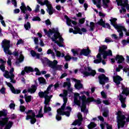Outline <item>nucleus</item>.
I'll use <instances>...</instances> for the list:
<instances>
[{"instance_id": "32", "label": "nucleus", "mask_w": 129, "mask_h": 129, "mask_svg": "<svg viewBox=\"0 0 129 129\" xmlns=\"http://www.w3.org/2000/svg\"><path fill=\"white\" fill-rule=\"evenodd\" d=\"M92 2L93 3V4H94L95 5H96L97 8H98V9H100V8H101V0H92Z\"/></svg>"}, {"instance_id": "40", "label": "nucleus", "mask_w": 129, "mask_h": 129, "mask_svg": "<svg viewBox=\"0 0 129 129\" xmlns=\"http://www.w3.org/2000/svg\"><path fill=\"white\" fill-rule=\"evenodd\" d=\"M37 118H41L44 116V115H43V113H42V109H40V110L38 112V114H37L36 116Z\"/></svg>"}, {"instance_id": "48", "label": "nucleus", "mask_w": 129, "mask_h": 129, "mask_svg": "<svg viewBox=\"0 0 129 129\" xmlns=\"http://www.w3.org/2000/svg\"><path fill=\"white\" fill-rule=\"evenodd\" d=\"M94 27H95L94 23L91 22L90 23V28L91 31H93V30L94 29Z\"/></svg>"}, {"instance_id": "39", "label": "nucleus", "mask_w": 129, "mask_h": 129, "mask_svg": "<svg viewBox=\"0 0 129 129\" xmlns=\"http://www.w3.org/2000/svg\"><path fill=\"white\" fill-rule=\"evenodd\" d=\"M0 20H1V23L2 26H3V27H6V23L5 22V21L4 20V17H3V16L1 15H0Z\"/></svg>"}, {"instance_id": "34", "label": "nucleus", "mask_w": 129, "mask_h": 129, "mask_svg": "<svg viewBox=\"0 0 129 129\" xmlns=\"http://www.w3.org/2000/svg\"><path fill=\"white\" fill-rule=\"evenodd\" d=\"M46 53L49 55L50 54H51L52 58L53 59H55V57H56V54H55V52H54V51H53V50L51 49H48L47 51V52Z\"/></svg>"}, {"instance_id": "19", "label": "nucleus", "mask_w": 129, "mask_h": 129, "mask_svg": "<svg viewBox=\"0 0 129 129\" xmlns=\"http://www.w3.org/2000/svg\"><path fill=\"white\" fill-rule=\"evenodd\" d=\"M103 2V7L104 9H108L109 11L113 9V7L110 4V1L109 0H102Z\"/></svg>"}, {"instance_id": "4", "label": "nucleus", "mask_w": 129, "mask_h": 129, "mask_svg": "<svg viewBox=\"0 0 129 129\" xmlns=\"http://www.w3.org/2000/svg\"><path fill=\"white\" fill-rule=\"evenodd\" d=\"M53 87L52 85H50L48 86V87L47 89V90L45 91L44 92H40L38 93L39 96L41 98L44 97V113H47L50 112L51 110H52V109H51V107L49 106L50 105V101L51 100V98L53 97L52 95L49 96L48 94H49V92L50 90H51V88Z\"/></svg>"}, {"instance_id": "44", "label": "nucleus", "mask_w": 129, "mask_h": 129, "mask_svg": "<svg viewBox=\"0 0 129 129\" xmlns=\"http://www.w3.org/2000/svg\"><path fill=\"white\" fill-rule=\"evenodd\" d=\"M71 51L74 56H76V55H78V50H77V49H72Z\"/></svg>"}, {"instance_id": "13", "label": "nucleus", "mask_w": 129, "mask_h": 129, "mask_svg": "<svg viewBox=\"0 0 129 129\" xmlns=\"http://www.w3.org/2000/svg\"><path fill=\"white\" fill-rule=\"evenodd\" d=\"M14 71V68H11L9 72L8 71H5L3 75L5 78H7V79H10L11 82L12 83H16V81L14 80V78H15V75L13 73Z\"/></svg>"}, {"instance_id": "17", "label": "nucleus", "mask_w": 129, "mask_h": 129, "mask_svg": "<svg viewBox=\"0 0 129 129\" xmlns=\"http://www.w3.org/2000/svg\"><path fill=\"white\" fill-rule=\"evenodd\" d=\"M117 117L118 128L119 129L120 126L123 127L124 123H125V118L123 115H119Z\"/></svg>"}, {"instance_id": "49", "label": "nucleus", "mask_w": 129, "mask_h": 129, "mask_svg": "<svg viewBox=\"0 0 129 129\" xmlns=\"http://www.w3.org/2000/svg\"><path fill=\"white\" fill-rule=\"evenodd\" d=\"M34 71H35L36 73V75H41V72H40V71L39 70V69H38V68H35L34 69Z\"/></svg>"}, {"instance_id": "2", "label": "nucleus", "mask_w": 129, "mask_h": 129, "mask_svg": "<svg viewBox=\"0 0 129 129\" xmlns=\"http://www.w3.org/2000/svg\"><path fill=\"white\" fill-rule=\"evenodd\" d=\"M74 100L73 106L75 104L81 107V111L85 113H87L88 110L86 109V104L93 101V98H88L86 99V96L83 95L80 96L78 93H74Z\"/></svg>"}, {"instance_id": "52", "label": "nucleus", "mask_w": 129, "mask_h": 129, "mask_svg": "<svg viewBox=\"0 0 129 129\" xmlns=\"http://www.w3.org/2000/svg\"><path fill=\"white\" fill-rule=\"evenodd\" d=\"M101 95L102 96V97H103V98H106L107 97V95H106V93H105V92H104V91H102L101 92Z\"/></svg>"}, {"instance_id": "15", "label": "nucleus", "mask_w": 129, "mask_h": 129, "mask_svg": "<svg viewBox=\"0 0 129 129\" xmlns=\"http://www.w3.org/2000/svg\"><path fill=\"white\" fill-rule=\"evenodd\" d=\"M84 71H82V73H83L85 76H94V75L96 74L95 71L92 70L90 67L84 68Z\"/></svg>"}, {"instance_id": "53", "label": "nucleus", "mask_w": 129, "mask_h": 129, "mask_svg": "<svg viewBox=\"0 0 129 129\" xmlns=\"http://www.w3.org/2000/svg\"><path fill=\"white\" fill-rule=\"evenodd\" d=\"M39 9H40V6H39V5H37L35 8L34 12L35 13H39V12H40V10H39Z\"/></svg>"}, {"instance_id": "3", "label": "nucleus", "mask_w": 129, "mask_h": 129, "mask_svg": "<svg viewBox=\"0 0 129 129\" xmlns=\"http://www.w3.org/2000/svg\"><path fill=\"white\" fill-rule=\"evenodd\" d=\"M44 32L45 35L51 38L52 42H54L59 47H64V44H63L64 39H63L62 36L60 35L58 30L53 28L47 31L46 29H44Z\"/></svg>"}, {"instance_id": "46", "label": "nucleus", "mask_w": 129, "mask_h": 129, "mask_svg": "<svg viewBox=\"0 0 129 129\" xmlns=\"http://www.w3.org/2000/svg\"><path fill=\"white\" fill-rule=\"evenodd\" d=\"M8 64L10 67L12 66V56H9L8 57V60L7 61Z\"/></svg>"}, {"instance_id": "57", "label": "nucleus", "mask_w": 129, "mask_h": 129, "mask_svg": "<svg viewBox=\"0 0 129 129\" xmlns=\"http://www.w3.org/2000/svg\"><path fill=\"white\" fill-rule=\"evenodd\" d=\"M98 118L99 119V120H100V121H102V123L103 122H104V119L103 118V117L101 116H98Z\"/></svg>"}, {"instance_id": "63", "label": "nucleus", "mask_w": 129, "mask_h": 129, "mask_svg": "<svg viewBox=\"0 0 129 129\" xmlns=\"http://www.w3.org/2000/svg\"><path fill=\"white\" fill-rule=\"evenodd\" d=\"M0 69L1 70H2V71H3V72H4L5 69V65L2 64L1 66H0Z\"/></svg>"}, {"instance_id": "60", "label": "nucleus", "mask_w": 129, "mask_h": 129, "mask_svg": "<svg viewBox=\"0 0 129 129\" xmlns=\"http://www.w3.org/2000/svg\"><path fill=\"white\" fill-rule=\"evenodd\" d=\"M0 92L2 94H5V93H6V88H2L1 90H0Z\"/></svg>"}, {"instance_id": "36", "label": "nucleus", "mask_w": 129, "mask_h": 129, "mask_svg": "<svg viewBox=\"0 0 129 129\" xmlns=\"http://www.w3.org/2000/svg\"><path fill=\"white\" fill-rule=\"evenodd\" d=\"M96 124H95L93 122H91L89 125H88L87 127L89 129L94 128V127H96Z\"/></svg>"}, {"instance_id": "33", "label": "nucleus", "mask_w": 129, "mask_h": 129, "mask_svg": "<svg viewBox=\"0 0 129 129\" xmlns=\"http://www.w3.org/2000/svg\"><path fill=\"white\" fill-rule=\"evenodd\" d=\"M53 50H54V52L56 55V56L58 57L59 58V57H64L65 55H64V53H61V52H60L59 51L57 50V49H56V48L53 47Z\"/></svg>"}, {"instance_id": "58", "label": "nucleus", "mask_w": 129, "mask_h": 129, "mask_svg": "<svg viewBox=\"0 0 129 129\" xmlns=\"http://www.w3.org/2000/svg\"><path fill=\"white\" fill-rule=\"evenodd\" d=\"M9 106L11 109H15V107L16 106V105H15L14 103H11L10 104Z\"/></svg>"}, {"instance_id": "61", "label": "nucleus", "mask_w": 129, "mask_h": 129, "mask_svg": "<svg viewBox=\"0 0 129 129\" xmlns=\"http://www.w3.org/2000/svg\"><path fill=\"white\" fill-rule=\"evenodd\" d=\"M61 9H63V7H61V6H60V5H56L55 7L57 11H60L61 10Z\"/></svg>"}, {"instance_id": "56", "label": "nucleus", "mask_w": 129, "mask_h": 129, "mask_svg": "<svg viewBox=\"0 0 129 129\" xmlns=\"http://www.w3.org/2000/svg\"><path fill=\"white\" fill-rule=\"evenodd\" d=\"M20 111L24 112V111H25V109H26V108H25V106L23 105H21L20 107Z\"/></svg>"}, {"instance_id": "10", "label": "nucleus", "mask_w": 129, "mask_h": 129, "mask_svg": "<svg viewBox=\"0 0 129 129\" xmlns=\"http://www.w3.org/2000/svg\"><path fill=\"white\" fill-rule=\"evenodd\" d=\"M45 61H43V63H46L47 65L53 70L61 71L62 68H63V66L62 65H57L58 61L56 60H54L53 61L49 60L48 58H44Z\"/></svg>"}, {"instance_id": "55", "label": "nucleus", "mask_w": 129, "mask_h": 129, "mask_svg": "<svg viewBox=\"0 0 129 129\" xmlns=\"http://www.w3.org/2000/svg\"><path fill=\"white\" fill-rule=\"evenodd\" d=\"M103 28H107V29H110V25L108 23H105Z\"/></svg>"}, {"instance_id": "47", "label": "nucleus", "mask_w": 129, "mask_h": 129, "mask_svg": "<svg viewBox=\"0 0 129 129\" xmlns=\"http://www.w3.org/2000/svg\"><path fill=\"white\" fill-rule=\"evenodd\" d=\"M32 21L33 22L37 21H38V22H40V21H41V19L39 17H34L32 18Z\"/></svg>"}, {"instance_id": "16", "label": "nucleus", "mask_w": 129, "mask_h": 129, "mask_svg": "<svg viewBox=\"0 0 129 129\" xmlns=\"http://www.w3.org/2000/svg\"><path fill=\"white\" fill-rule=\"evenodd\" d=\"M22 52L21 50H19L18 52H13V54L14 55V56H19V54H20L19 55V58L16 60V66H20V63H22V62H23V61H24V59L25 58V57H24V55H23V54H22Z\"/></svg>"}, {"instance_id": "24", "label": "nucleus", "mask_w": 129, "mask_h": 129, "mask_svg": "<svg viewBox=\"0 0 129 129\" xmlns=\"http://www.w3.org/2000/svg\"><path fill=\"white\" fill-rule=\"evenodd\" d=\"M37 90V87L35 85H32L28 90H24L23 91V93H27V92H30V93H35Z\"/></svg>"}, {"instance_id": "1", "label": "nucleus", "mask_w": 129, "mask_h": 129, "mask_svg": "<svg viewBox=\"0 0 129 129\" xmlns=\"http://www.w3.org/2000/svg\"><path fill=\"white\" fill-rule=\"evenodd\" d=\"M67 81L63 83V87H66L67 86L68 87V92L66 90H63V94H59V96L60 97H62V99L63 100V104L61 106L60 109H58L57 110V115H56V119L57 120H61V117L60 115H66V116H70V112H71V110L72 109L70 106H68L66 108V103H67V101H68V99L67 98V93H70L71 95L69 96H71L73 94L72 91H73V89L71 87V83H70V79L67 78Z\"/></svg>"}, {"instance_id": "29", "label": "nucleus", "mask_w": 129, "mask_h": 129, "mask_svg": "<svg viewBox=\"0 0 129 129\" xmlns=\"http://www.w3.org/2000/svg\"><path fill=\"white\" fill-rule=\"evenodd\" d=\"M74 81L76 82V84L75 85V87L76 88V89H81L82 87H83V86L81 83H80V80H77L75 79H74Z\"/></svg>"}, {"instance_id": "50", "label": "nucleus", "mask_w": 129, "mask_h": 129, "mask_svg": "<svg viewBox=\"0 0 129 129\" xmlns=\"http://www.w3.org/2000/svg\"><path fill=\"white\" fill-rule=\"evenodd\" d=\"M120 69H122V66L119 65L118 67L116 68V72H119Z\"/></svg>"}, {"instance_id": "45", "label": "nucleus", "mask_w": 129, "mask_h": 129, "mask_svg": "<svg viewBox=\"0 0 129 129\" xmlns=\"http://www.w3.org/2000/svg\"><path fill=\"white\" fill-rule=\"evenodd\" d=\"M129 43V37L127 38V40H123L122 41V44L123 46H126V44Z\"/></svg>"}, {"instance_id": "62", "label": "nucleus", "mask_w": 129, "mask_h": 129, "mask_svg": "<svg viewBox=\"0 0 129 129\" xmlns=\"http://www.w3.org/2000/svg\"><path fill=\"white\" fill-rule=\"evenodd\" d=\"M23 43H24V41H23V40L22 39H19L16 45H20V44H23Z\"/></svg>"}, {"instance_id": "12", "label": "nucleus", "mask_w": 129, "mask_h": 129, "mask_svg": "<svg viewBox=\"0 0 129 129\" xmlns=\"http://www.w3.org/2000/svg\"><path fill=\"white\" fill-rule=\"evenodd\" d=\"M2 46L4 49V51L6 54L8 55H12L13 53L10 50V47H11V41L10 40L4 39L2 42Z\"/></svg>"}, {"instance_id": "23", "label": "nucleus", "mask_w": 129, "mask_h": 129, "mask_svg": "<svg viewBox=\"0 0 129 129\" xmlns=\"http://www.w3.org/2000/svg\"><path fill=\"white\" fill-rule=\"evenodd\" d=\"M64 19L66 20V23H67V25H68V26H69L70 27H72V24L73 25H77V23H76V22L74 21H72L70 20V19L69 18V17H68V16H67V15L64 16Z\"/></svg>"}, {"instance_id": "11", "label": "nucleus", "mask_w": 129, "mask_h": 129, "mask_svg": "<svg viewBox=\"0 0 129 129\" xmlns=\"http://www.w3.org/2000/svg\"><path fill=\"white\" fill-rule=\"evenodd\" d=\"M37 3L38 4H39V5H41V6H44V5H46L47 8L46 11L50 16L55 13V9L53 8V7H52V5H51V3H50L48 0H45L44 1H42V0H37Z\"/></svg>"}, {"instance_id": "64", "label": "nucleus", "mask_w": 129, "mask_h": 129, "mask_svg": "<svg viewBox=\"0 0 129 129\" xmlns=\"http://www.w3.org/2000/svg\"><path fill=\"white\" fill-rule=\"evenodd\" d=\"M12 3L14 5L15 8H17V1H16V0H12Z\"/></svg>"}, {"instance_id": "31", "label": "nucleus", "mask_w": 129, "mask_h": 129, "mask_svg": "<svg viewBox=\"0 0 129 129\" xmlns=\"http://www.w3.org/2000/svg\"><path fill=\"white\" fill-rule=\"evenodd\" d=\"M101 129H104V127L106 126L107 129H112V126L107 124L106 122H103L100 124Z\"/></svg>"}, {"instance_id": "6", "label": "nucleus", "mask_w": 129, "mask_h": 129, "mask_svg": "<svg viewBox=\"0 0 129 129\" xmlns=\"http://www.w3.org/2000/svg\"><path fill=\"white\" fill-rule=\"evenodd\" d=\"M7 111L3 110L0 111V125L1 126H5L4 129H11L14 123L13 121L9 120L8 117H2V116H7Z\"/></svg>"}, {"instance_id": "30", "label": "nucleus", "mask_w": 129, "mask_h": 129, "mask_svg": "<svg viewBox=\"0 0 129 129\" xmlns=\"http://www.w3.org/2000/svg\"><path fill=\"white\" fill-rule=\"evenodd\" d=\"M91 51L89 50L88 47L87 48V49H83L81 52L80 55H84V56H88L90 54Z\"/></svg>"}, {"instance_id": "9", "label": "nucleus", "mask_w": 129, "mask_h": 129, "mask_svg": "<svg viewBox=\"0 0 129 129\" xmlns=\"http://www.w3.org/2000/svg\"><path fill=\"white\" fill-rule=\"evenodd\" d=\"M121 89H122V93L119 94L118 97L119 100L121 101V107H123V108H125V107H126V105H125L124 102H125L126 96L129 95V88H125L124 86L122 85Z\"/></svg>"}, {"instance_id": "43", "label": "nucleus", "mask_w": 129, "mask_h": 129, "mask_svg": "<svg viewBox=\"0 0 129 129\" xmlns=\"http://www.w3.org/2000/svg\"><path fill=\"white\" fill-rule=\"evenodd\" d=\"M24 27L25 28L26 30H29L31 29V24L30 22H27L26 24L24 25Z\"/></svg>"}, {"instance_id": "14", "label": "nucleus", "mask_w": 129, "mask_h": 129, "mask_svg": "<svg viewBox=\"0 0 129 129\" xmlns=\"http://www.w3.org/2000/svg\"><path fill=\"white\" fill-rule=\"evenodd\" d=\"M27 115L26 119V120H30V122L31 124H34L36 121H37V119H36V114L35 112L32 110H29L27 112H26Z\"/></svg>"}, {"instance_id": "20", "label": "nucleus", "mask_w": 129, "mask_h": 129, "mask_svg": "<svg viewBox=\"0 0 129 129\" xmlns=\"http://www.w3.org/2000/svg\"><path fill=\"white\" fill-rule=\"evenodd\" d=\"M6 83L7 85H8V86L9 87H10V88L13 93H14V94H19V93H21V90H20V89L16 90L15 88H14V87L13 86L12 84H11V83H8L7 82H6Z\"/></svg>"}, {"instance_id": "51", "label": "nucleus", "mask_w": 129, "mask_h": 129, "mask_svg": "<svg viewBox=\"0 0 129 129\" xmlns=\"http://www.w3.org/2000/svg\"><path fill=\"white\" fill-rule=\"evenodd\" d=\"M93 100L92 101H95V102H96V103H97V104H100L101 103V101L100 100V99H97L96 100H94V99H93Z\"/></svg>"}, {"instance_id": "26", "label": "nucleus", "mask_w": 129, "mask_h": 129, "mask_svg": "<svg viewBox=\"0 0 129 129\" xmlns=\"http://www.w3.org/2000/svg\"><path fill=\"white\" fill-rule=\"evenodd\" d=\"M34 71V69L32 68L31 67H26L24 68V70L21 72V75H24L25 72L26 73H30V72H33Z\"/></svg>"}, {"instance_id": "41", "label": "nucleus", "mask_w": 129, "mask_h": 129, "mask_svg": "<svg viewBox=\"0 0 129 129\" xmlns=\"http://www.w3.org/2000/svg\"><path fill=\"white\" fill-rule=\"evenodd\" d=\"M32 39H33L34 44L35 45H38L39 44V38H38V37H32Z\"/></svg>"}, {"instance_id": "5", "label": "nucleus", "mask_w": 129, "mask_h": 129, "mask_svg": "<svg viewBox=\"0 0 129 129\" xmlns=\"http://www.w3.org/2000/svg\"><path fill=\"white\" fill-rule=\"evenodd\" d=\"M107 49V46L106 45H101L99 47V54L97 55V59L94 60V63L95 64H99V63L101 62V55H103V59H106V57H107V56H112V51L110 50L106 51Z\"/></svg>"}, {"instance_id": "8", "label": "nucleus", "mask_w": 129, "mask_h": 129, "mask_svg": "<svg viewBox=\"0 0 129 129\" xmlns=\"http://www.w3.org/2000/svg\"><path fill=\"white\" fill-rule=\"evenodd\" d=\"M116 21L117 19L116 18H111L110 21L111 22V25L117 30V32L119 33V35L120 37H122L123 35V33H122V31L125 32L126 36H129V32L126 31L124 26H122L121 24H118L116 23Z\"/></svg>"}, {"instance_id": "21", "label": "nucleus", "mask_w": 129, "mask_h": 129, "mask_svg": "<svg viewBox=\"0 0 129 129\" xmlns=\"http://www.w3.org/2000/svg\"><path fill=\"white\" fill-rule=\"evenodd\" d=\"M78 120H76L73 123L72 125H80L82 122V115L81 113L78 114Z\"/></svg>"}, {"instance_id": "25", "label": "nucleus", "mask_w": 129, "mask_h": 129, "mask_svg": "<svg viewBox=\"0 0 129 129\" xmlns=\"http://www.w3.org/2000/svg\"><path fill=\"white\" fill-rule=\"evenodd\" d=\"M113 79L116 85H119V84H120V81H122V78L118 75L113 77Z\"/></svg>"}, {"instance_id": "22", "label": "nucleus", "mask_w": 129, "mask_h": 129, "mask_svg": "<svg viewBox=\"0 0 129 129\" xmlns=\"http://www.w3.org/2000/svg\"><path fill=\"white\" fill-rule=\"evenodd\" d=\"M20 9L21 10L22 13L23 14H26V11H28L29 12H32V9L29 7V6H27L26 7V6L25 5V3H22L21 4V6L20 7Z\"/></svg>"}, {"instance_id": "59", "label": "nucleus", "mask_w": 129, "mask_h": 129, "mask_svg": "<svg viewBox=\"0 0 129 129\" xmlns=\"http://www.w3.org/2000/svg\"><path fill=\"white\" fill-rule=\"evenodd\" d=\"M67 74L66 73H64L61 75V76L59 77L60 79H63L64 77H66L67 76Z\"/></svg>"}, {"instance_id": "42", "label": "nucleus", "mask_w": 129, "mask_h": 129, "mask_svg": "<svg viewBox=\"0 0 129 129\" xmlns=\"http://www.w3.org/2000/svg\"><path fill=\"white\" fill-rule=\"evenodd\" d=\"M64 59L66 61H70L71 59H72V57L69 55V54H67L65 56H64Z\"/></svg>"}, {"instance_id": "38", "label": "nucleus", "mask_w": 129, "mask_h": 129, "mask_svg": "<svg viewBox=\"0 0 129 129\" xmlns=\"http://www.w3.org/2000/svg\"><path fill=\"white\" fill-rule=\"evenodd\" d=\"M38 81L40 84H46V80L44 79V78H39L38 79Z\"/></svg>"}, {"instance_id": "54", "label": "nucleus", "mask_w": 129, "mask_h": 129, "mask_svg": "<svg viewBox=\"0 0 129 129\" xmlns=\"http://www.w3.org/2000/svg\"><path fill=\"white\" fill-rule=\"evenodd\" d=\"M105 42L106 43H110V42H112V40L109 37H106L105 39Z\"/></svg>"}, {"instance_id": "35", "label": "nucleus", "mask_w": 129, "mask_h": 129, "mask_svg": "<svg viewBox=\"0 0 129 129\" xmlns=\"http://www.w3.org/2000/svg\"><path fill=\"white\" fill-rule=\"evenodd\" d=\"M25 101L28 102H31L32 100V96H28L27 95H25Z\"/></svg>"}, {"instance_id": "28", "label": "nucleus", "mask_w": 129, "mask_h": 129, "mask_svg": "<svg viewBox=\"0 0 129 129\" xmlns=\"http://www.w3.org/2000/svg\"><path fill=\"white\" fill-rule=\"evenodd\" d=\"M115 60L117 61L118 64H120L124 61V58L122 55H117L115 58Z\"/></svg>"}, {"instance_id": "7", "label": "nucleus", "mask_w": 129, "mask_h": 129, "mask_svg": "<svg viewBox=\"0 0 129 129\" xmlns=\"http://www.w3.org/2000/svg\"><path fill=\"white\" fill-rule=\"evenodd\" d=\"M117 5L121 7V10H119L121 18H129V14L125 15V12H129V5L128 0H116ZM124 8H126V10Z\"/></svg>"}, {"instance_id": "37", "label": "nucleus", "mask_w": 129, "mask_h": 129, "mask_svg": "<svg viewBox=\"0 0 129 129\" xmlns=\"http://www.w3.org/2000/svg\"><path fill=\"white\" fill-rule=\"evenodd\" d=\"M96 24L99 25L100 26H102L103 27L105 24V21H103V19H101L100 20V21L97 22Z\"/></svg>"}, {"instance_id": "27", "label": "nucleus", "mask_w": 129, "mask_h": 129, "mask_svg": "<svg viewBox=\"0 0 129 129\" xmlns=\"http://www.w3.org/2000/svg\"><path fill=\"white\" fill-rule=\"evenodd\" d=\"M74 29L76 31H75L72 28H70L69 29L70 33H73L74 34H80V35H82V32H81V30L80 28H78V27H75Z\"/></svg>"}, {"instance_id": "18", "label": "nucleus", "mask_w": 129, "mask_h": 129, "mask_svg": "<svg viewBox=\"0 0 129 129\" xmlns=\"http://www.w3.org/2000/svg\"><path fill=\"white\" fill-rule=\"evenodd\" d=\"M98 78H99V82L100 84H102V85H104V84L108 82V81H109L108 78L106 77L105 75L103 74L100 75L98 77Z\"/></svg>"}]
</instances>
